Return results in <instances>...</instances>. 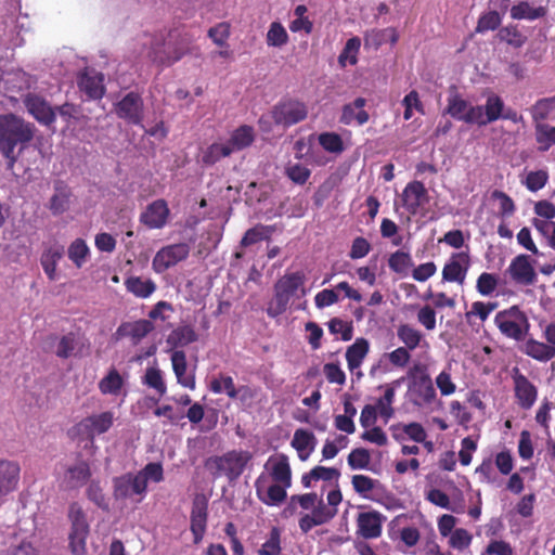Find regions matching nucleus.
<instances>
[{
	"mask_svg": "<svg viewBox=\"0 0 555 555\" xmlns=\"http://www.w3.org/2000/svg\"><path fill=\"white\" fill-rule=\"evenodd\" d=\"M64 256V246L55 243L44 248L40 256V264L50 281H55L59 261Z\"/></svg>",
	"mask_w": 555,
	"mask_h": 555,
	"instance_id": "obj_28",
	"label": "nucleus"
},
{
	"mask_svg": "<svg viewBox=\"0 0 555 555\" xmlns=\"http://www.w3.org/2000/svg\"><path fill=\"white\" fill-rule=\"evenodd\" d=\"M519 350L527 357L542 363H546L555 358L554 346L533 337H526L519 346Z\"/></svg>",
	"mask_w": 555,
	"mask_h": 555,
	"instance_id": "obj_21",
	"label": "nucleus"
},
{
	"mask_svg": "<svg viewBox=\"0 0 555 555\" xmlns=\"http://www.w3.org/2000/svg\"><path fill=\"white\" fill-rule=\"evenodd\" d=\"M103 80L102 74L91 75L88 72H83L78 78V87L89 99L100 100L105 93Z\"/></svg>",
	"mask_w": 555,
	"mask_h": 555,
	"instance_id": "obj_27",
	"label": "nucleus"
},
{
	"mask_svg": "<svg viewBox=\"0 0 555 555\" xmlns=\"http://www.w3.org/2000/svg\"><path fill=\"white\" fill-rule=\"evenodd\" d=\"M288 41V35L283 25L279 22H273L267 34V43L270 47H282Z\"/></svg>",
	"mask_w": 555,
	"mask_h": 555,
	"instance_id": "obj_58",
	"label": "nucleus"
},
{
	"mask_svg": "<svg viewBox=\"0 0 555 555\" xmlns=\"http://www.w3.org/2000/svg\"><path fill=\"white\" fill-rule=\"evenodd\" d=\"M36 127L13 113L0 115V153L13 170L21 152L33 141Z\"/></svg>",
	"mask_w": 555,
	"mask_h": 555,
	"instance_id": "obj_1",
	"label": "nucleus"
},
{
	"mask_svg": "<svg viewBox=\"0 0 555 555\" xmlns=\"http://www.w3.org/2000/svg\"><path fill=\"white\" fill-rule=\"evenodd\" d=\"M291 296L286 293H283L280 288H274L273 299L270 301L267 313L271 318H276L283 314L288 307Z\"/></svg>",
	"mask_w": 555,
	"mask_h": 555,
	"instance_id": "obj_50",
	"label": "nucleus"
},
{
	"mask_svg": "<svg viewBox=\"0 0 555 555\" xmlns=\"http://www.w3.org/2000/svg\"><path fill=\"white\" fill-rule=\"evenodd\" d=\"M143 100L138 92L127 93L115 105L116 115L130 125H141L143 121Z\"/></svg>",
	"mask_w": 555,
	"mask_h": 555,
	"instance_id": "obj_11",
	"label": "nucleus"
},
{
	"mask_svg": "<svg viewBox=\"0 0 555 555\" xmlns=\"http://www.w3.org/2000/svg\"><path fill=\"white\" fill-rule=\"evenodd\" d=\"M397 335L404 347L414 350L416 349L423 338L422 333L409 324H401L397 328Z\"/></svg>",
	"mask_w": 555,
	"mask_h": 555,
	"instance_id": "obj_45",
	"label": "nucleus"
},
{
	"mask_svg": "<svg viewBox=\"0 0 555 555\" xmlns=\"http://www.w3.org/2000/svg\"><path fill=\"white\" fill-rule=\"evenodd\" d=\"M114 498L116 500H125L134 494L143 495L146 492L144 478L138 474L127 473L113 479Z\"/></svg>",
	"mask_w": 555,
	"mask_h": 555,
	"instance_id": "obj_15",
	"label": "nucleus"
},
{
	"mask_svg": "<svg viewBox=\"0 0 555 555\" xmlns=\"http://www.w3.org/2000/svg\"><path fill=\"white\" fill-rule=\"evenodd\" d=\"M317 443L315 436L313 433L299 428L295 430L292 447L298 452V456L301 461H307L311 452L314 450Z\"/></svg>",
	"mask_w": 555,
	"mask_h": 555,
	"instance_id": "obj_32",
	"label": "nucleus"
},
{
	"mask_svg": "<svg viewBox=\"0 0 555 555\" xmlns=\"http://www.w3.org/2000/svg\"><path fill=\"white\" fill-rule=\"evenodd\" d=\"M494 324L504 337L515 341H522L530 331L527 314L516 305L499 311Z\"/></svg>",
	"mask_w": 555,
	"mask_h": 555,
	"instance_id": "obj_4",
	"label": "nucleus"
},
{
	"mask_svg": "<svg viewBox=\"0 0 555 555\" xmlns=\"http://www.w3.org/2000/svg\"><path fill=\"white\" fill-rule=\"evenodd\" d=\"M554 109V105L550 98L538 100L530 108V114L534 125L543 124Z\"/></svg>",
	"mask_w": 555,
	"mask_h": 555,
	"instance_id": "obj_51",
	"label": "nucleus"
},
{
	"mask_svg": "<svg viewBox=\"0 0 555 555\" xmlns=\"http://www.w3.org/2000/svg\"><path fill=\"white\" fill-rule=\"evenodd\" d=\"M499 285V279L493 273L482 272L476 282V289L482 296H490Z\"/></svg>",
	"mask_w": 555,
	"mask_h": 555,
	"instance_id": "obj_59",
	"label": "nucleus"
},
{
	"mask_svg": "<svg viewBox=\"0 0 555 555\" xmlns=\"http://www.w3.org/2000/svg\"><path fill=\"white\" fill-rule=\"evenodd\" d=\"M370 352V343L364 337H359L354 340L352 345L347 347L346 350V361L348 369L352 372L356 369H359L363 360L366 358V356Z\"/></svg>",
	"mask_w": 555,
	"mask_h": 555,
	"instance_id": "obj_30",
	"label": "nucleus"
},
{
	"mask_svg": "<svg viewBox=\"0 0 555 555\" xmlns=\"http://www.w3.org/2000/svg\"><path fill=\"white\" fill-rule=\"evenodd\" d=\"M172 369L178 383L191 390L195 389L196 383L194 375H186V357L184 351L177 350L171 354Z\"/></svg>",
	"mask_w": 555,
	"mask_h": 555,
	"instance_id": "obj_35",
	"label": "nucleus"
},
{
	"mask_svg": "<svg viewBox=\"0 0 555 555\" xmlns=\"http://www.w3.org/2000/svg\"><path fill=\"white\" fill-rule=\"evenodd\" d=\"M124 378L119 372L113 367L108 373L99 382V390L102 395L118 396L124 387Z\"/></svg>",
	"mask_w": 555,
	"mask_h": 555,
	"instance_id": "obj_40",
	"label": "nucleus"
},
{
	"mask_svg": "<svg viewBox=\"0 0 555 555\" xmlns=\"http://www.w3.org/2000/svg\"><path fill=\"white\" fill-rule=\"evenodd\" d=\"M269 227L257 224L256 227L248 229L241 240V246L247 247L256 244L269 236Z\"/></svg>",
	"mask_w": 555,
	"mask_h": 555,
	"instance_id": "obj_62",
	"label": "nucleus"
},
{
	"mask_svg": "<svg viewBox=\"0 0 555 555\" xmlns=\"http://www.w3.org/2000/svg\"><path fill=\"white\" fill-rule=\"evenodd\" d=\"M545 7H533L528 1H519L511 8V17L513 20L534 21L546 15Z\"/></svg>",
	"mask_w": 555,
	"mask_h": 555,
	"instance_id": "obj_36",
	"label": "nucleus"
},
{
	"mask_svg": "<svg viewBox=\"0 0 555 555\" xmlns=\"http://www.w3.org/2000/svg\"><path fill=\"white\" fill-rule=\"evenodd\" d=\"M534 137L539 144L538 150L540 152L548 151L555 145V126L546 122L534 125Z\"/></svg>",
	"mask_w": 555,
	"mask_h": 555,
	"instance_id": "obj_41",
	"label": "nucleus"
},
{
	"mask_svg": "<svg viewBox=\"0 0 555 555\" xmlns=\"http://www.w3.org/2000/svg\"><path fill=\"white\" fill-rule=\"evenodd\" d=\"M501 23L502 16L498 14L496 11L489 10L479 16L476 31L482 34L489 30H495L500 27Z\"/></svg>",
	"mask_w": 555,
	"mask_h": 555,
	"instance_id": "obj_55",
	"label": "nucleus"
},
{
	"mask_svg": "<svg viewBox=\"0 0 555 555\" xmlns=\"http://www.w3.org/2000/svg\"><path fill=\"white\" fill-rule=\"evenodd\" d=\"M208 519V499L204 494H196L192 502L190 521L193 542L201 543L203 540Z\"/></svg>",
	"mask_w": 555,
	"mask_h": 555,
	"instance_id": "obj_13",
	"label": "nucleus"
},
{
	"mask_svg": "<svg viewBox=\"0 0 555 555\" xmlns=\"http://www.w3.org/2000/svg\"><path fill=\"white\" fill-rule=\"evenodd\" d=\"M188 243L170 244L162 247L153 258L152 267L156 273H163L169 268L185 260L190 255Z\"/></svg>",
	"mask_w": 555,
	"mask_h": 555,
	"instance_id": "obj_10",
	"label": "nucleus"
},
{
	"mask_svg": "<svg viewBox=\"0 0 555 555\" xmlns=\"http://www.w3.org/2000/svg\"><path fill=\"white\" fill-rule=\"evenodd\" d=\"M403 378L396 379L390 384H386L385 386H379V388H384V396L380 397L374 406L378 410L379 415L387 422L395 414V409L392 408V403L395 401L396 388L399 387L402 383Z\"/></svg>",
	"mask_w": 555,
	"mask_h": 555,
	"instance_id": "obj_29",
	"label": "nucleus"
},
{
	"mask_svg": "<svg viewBox=\"0 0 555 555\" xmlns=\"http://www.w3.org/2000/svg\"><path fill=\"white\" fill-rule=\"evenodd\" d=\"M386 517L378 511L359 513L357 516V533L364 539H377L383 531Z\"/></svg>",
	"mask_w": 555,
	"mask_h": 555,
	"instance_id": "obj_18",
	"label": "nucleus"
},
{
	"mask_svg": "<svg viewBox=\"0 0 555 555\" xmlns=\"http://www.w3.org/2000/svg\"><path fill=\"white\" fill-rule=\"evenodd\" d=\"M126 289L139 298L150 297L156 289V284L151 279L143 280L140 276H129L125 280Z\"/></svg>",
	"mask_w": 555,
	"mask_h": 555,
	"instance_id": "obj_38",
	"label": "nucleus"
},
{
	"mask_svg": "<svg viewBox=\"0 0 555 555\" xmlns=\"http://www.w3.org/2000/svg\"><path fill=\"white\" fill-rule=\"evenodd\" d=\"M304 283L305 275L301 272H294L280 278L274 284V288H280L293 297L299 288L304 287Z\"/></svg>",
	"mask_w": 555,
	"mask_h": 555,
	"instance_id": "obj_42",
	"label": "nucleus"
},
{
	"mask_svg": "<svg viewBox=\"0 0 555 555\" xmlns=\"http://www.w3.org/2000/svg\"><path fill=\"white\" fill-rule=\"evenodd\" d=\"M256 492L258 499L266 505L273 506L279 505L285 501L287 493L286 489L288 487L283 486L282 483L275 482L271 485L266 492L262 490V486L260 483V478L256 480L255 483Z\"/></svg>",
	"mask_w": 555,
	"mask_h": 555,
	"instance_id": "obj_34",
	"label": "nucleus"
},
{
	"mask_svg": "<svg viewBox=\"0 0 555 555\" xmlns=\"http://www.w3.org/2000/svg\"><path fill=\"white\" fill-rule=\"evenodd\" d=\"M318 141L328 153L340 154L345 150L341 137L336 132H323L319 134Z\"/></svg>",
	"mask_w": 555,
	"mask_h": 555,
	"instance_id": "obj_53",
	"label": "nucleus"
},
{
	"mask_svg": "<svg viewBox=\"0 0 555 555\" xmlns=\"http://www.w3.org/2000/svg\"><path fill=\"white\" fill-rule=\"evenodd\" d=\"M87 498L93 502L99 508L108 511V503L103 489L98 480H91L87 488Z\"/></svg>",
	"mask_w": 555,
	"mask_h": 555,
	"instance_id": "obj_60",
	"label": "nucleus"
},
{
	"mask_svg": "<svg viewBox=\"0 0 555 555\" xmlns=\"http://www.w3.org/2000/svg\"><path fill=\"white\" fill-rule=\"evenodd\" d=\"M193 42L194 37L184 27H175L166 38L153 39L147 56L154 64L169 67L193 52Z\"/></svg>",
	"mask_w": 555,
	"mask_h": 555,
	"instance_id": "obj_2",
	"label": "nucleus"
},
{
	"mask_svg": "<svg viewBox=\"0 0 555 555\" xmlns=\"http://www.w3.org/2000/svg\"><path fill=\"white\" fill-rule=\"evenodd\" d=\"M496 36L501 41L516 49L521 48L527 41V37L521 34L517 25L501 27Z\"/></svg>",
	"mask_w": 555,
	"mask_h": 555,
	"instance_id": "obj_44",
	"label": "nucleus"
},
{
	"mask_svg": "<svg viewBox=\"0 0 555 555\" xmlns=\"http://www.w3.org/2000/svg\"><path fill=\"white\" fill-rule=\"evenodd\" d=\"M503 109V100L496 94H491L487 98L485 106H475V109L472 112L473 117L470 119L475 120V124L478 126H486L500 119Z\"/></svg>",
	"mask_w": 555,
	"mask_h": 555,
	"instance_id": "obj_19",
	"label": "nucleus"
},
{
	"mask_svg": "<svg viewBox=\"0 0 555 555\" xmlns=\"http://www.w3.org/2000/svg\"><path fill=\"white\" fill-rule=\"evenodd\" d=\"M91 477L90 465L86 461L68 466L64 474L63 483L68 490H76L87 483Z\"/></svg>",
	"mask_w": 555,
	"mask_h": 555,
	"instance_id": "obj_23",
	"label": "nucleus"
},
{
	"mask_svg": "<svg viewBox=\"0 0 555 555\" xmlns=\"http://www.w3.org/2000/svg\"><path fill=\"white\" fill-rule=\"evenodd\" d=\"M388 267L392 272L404 275L413 267V260L409 253L397 250L389 256Z\"/></svg>",
	"mask_w": 555,
	"mask_h": 555,
	"instance_id": "obj_46",
	"label": "nucleus"
},
{
	"mask_svg": "<svg viewBox=\"0 0 555 555\" xmlns=\"http://www.w3.org/2000/svg\"><path fill=\"white\" fill-rule=\"evenodd\" d=\"M255 141V130L251 126L242 125L236 128L227 142L234 151H242L250 146Z\"/></svg>",
	"mask_w": 555,
	"mask_h": 555,
	"instance_id": "obj_37",
	"label": "nucleus"
},
{
	"mask_svg": "<svg viewBox=\"0 0 555 555\" xmlns=\"http://www.w3.org/2000/svg\"><path fill=\"white\" fill-rule=\"evenodd\" d=\"M281 553V531L278 527H272L269 539L258 550L259 555H280Z\"/></svg>",
	"mask_w": 555,
	"mask_h": 555,
	"instance_id": "obj_57",
	"label": "nucleus"
},
{
	"mask_svg": "<svg viewBox=\"0 0 555 555\" xmlns=\"http://www.w3.org/2000/svg\"><path fill=\"white\" fill-rule=\"evenodd\" d=\"M366 100L364 98H357L352 103L345 104L341 109L339 121L344 125H357L362 126L370 119L369 113L364 109Z\"/></svg>",
	"mask_w": 555,
	"mask_h": 555,
	"instance_id": "obj_25",
	"label": "nucleus"
},
{
	"mask_svg": "<svg viewBox=\"0 0 555 555\" xmlns=\"http://www.w3.org/2000/svg\"><path fill=\"white\" fill-rule=\"evenodd\" d=\"M72 191L62 181H59L54 185V194L51 196L49 202V209L54 216L64 214L70 204Z\"/></svg>",
	"mask_w": 555,
	"mask_h": 555,
	"instance_id": "obj_33",
	"label": "nucleus"
},
{
	"mask_svg": "<svg viewBox=\"0 0 555 555\" xmlns=\"http://www.w3.org/2000/svg\"><path fill=\"white\" fill-rule=\"evenodd\" d=\"M251 460L248 451H229L220 456H210L205 462V467L218 479L225 476L230 482L235 481L244 472Z\"/></svg>",
	"mask_w": 555,
	"mask_h": 555,
	"instance_id": "obj_3",
	"label": "nucleus"
},
{
	"mask_svg": "<svg viewBox=\"0 0 555 555\" xmlns=\"http://www.w3.org/2000/svg\"><path fill=\"white\" fill-rule=\"evenodd\" d=\"M170 209L165 199H156L147 205L140 216V222L149 229H162L166 225Z\"/></svg>",
	"mask_w": 555,
	"mask_h": 555,
	"instance_id": "obj_20",
	"label": "nucleus"
},
{
	"mask_svg": "<svg viewBox=\"0 0 555 555\" xmlns=\"http://www.w3.org/2000/svg\"><path fill=\"white\" fill-rule=\"evenodd\" d=\"M143 383L150 388L155 389L160 397L164 396L167 391L162 371L157 367L146 369Z\"/></svg>",
	"mask_w": 555,
	"mask_h": 555,
	"instance_id": "obj_54",
	"label": "nucleus"
},
{
	"mask_svg": "<svg viewBox=\"0 0 555 555\" xmlns=\"http://www.w3.org/2000/svg\"><path fill=\"white\" fill-rule=\"evenodd\" d=\"M20 474L21 466L17 462L0 459V498L17 488Z\"/></svg>",
	"mask_w": 555,
	"mask_h": 555,
	"instance_id": "obj_22",
	"label": "nucleus"
},
{
	"mask_svg": "<svg viewBox=\"0 0 555 555\" xmlns=\"http://www.w3.org/2000/svg\"><path fill=\"white\" fill-rule=\"evenodd\" d=\"M285 175L294 183L302 185L309 180L311 171L301 164H289L285 167Z\"/></svg>",
	"mask_w": 555,
	"mask_h": 555,
	"instance_id": "obj_61",
	"label": "nucleus"
},
{
	"mask_svg": "<svg viewBox=\"0 0 555 555\" xmlns=\"http://www.w3.org/2000/svg\"><path fill=\"white\" fill-rule=\"evenodd\" d=\"M268 464H271L270 475L272 479L285 487H291L292 470L287 455L279 454L276 457L271 456L268 460Z\"/></svg>",
	"mask_w": 555,
	"mask_h": 555,
	"instance_id": "obj_31",
	"label": "nucleus"
},
{
	"mask_svg": "<svg viewBox=\"0 0 555 555\" xmlns=\"http://www.w3.org/2000/svg\"><path fill=\"white\" fill-rule=\"evenodd\" d=\"M209 389L214 393L225 392L229 398H237V389L235 388L234 380L231 376L220 374L217 378L210 382Z\"/></svg>",
	"mask_w": 555,
	"mask_h": 555,
	"instance_id": "obj_48",
	"label": "nucleus"
},
{
	"mask_svg": "<svg viewBox=\"0 0 555 555\" xmlns=\"http://www.w3.org/2000/svg\"><path fill=\"white\" fill-rule=\"evenodd\" d=\"M408 391L411 401L416 406L431 404L436 399V389L425 364L415 363L408 371Z\"/></svg>",
	"mask_w": 555,
	"mask_h": 555,
	"instance_id": "obj_5",
	"label": "nucleus"
},
{
	"mask_svg": "<svg viewBox=\"0 0 555 555\" xmlns=\"http://www.w3.org/2000/svg\"><path fill=\"white\" fill-rule=\"evenodd\" d=\"M307 116V105L295 99L281 100L271 109V118L275 125L283 126L284 128L305 120Z\"/></svg>",
	"mask_w": 555,
	"mask_h": 555,
	"instance_id": "obj_8",
	"label": "nucleus"
},
{
	"mask_svg": "<svg viewBox=\"0 0 555 555\" xmlns=\"http://www.w3.org/2000/svg\"><path fill=\"white\" fill-rule=\"evenodd\" d=\"M353 490L362 498H367L369 493L373 491L379 481L366 475H353L351 478Z\"/></svg>",
	"mask_w": 555,
	"mask_h": 555,
	"instance_id": "obj_56",
	"label": "nucleus"
},
{
	"mask_svg": "<svg viewBox=\"0 0 555 555\" xmlns=\"http://www.w3.org/2000/svg\"><path fill=\"white\" fill-rule=\"evenodd\" d=\"M77 347V336L75 333H68L61 337L57 344L55 354L61 359L69 358Z\"/></svg>",
	"mask_w": 555,
	"mask_h": 555,
	"instance_id": "obj_64",
	"label": "nucleus"
},
{
	"mask_svg": "<svg viewBox=\"0 0 555 555\" xmlns=\"http://www.w3.org/2000/svg\"><path fill=\"white\" fill-rule=\"evenodd\" d=\"M402 207L412 216L429 203V195L424 183L417 180L409 182L401 194Z\"/></svg>",
	"mask_w": 555,
	"mask_h": 555,
	"instance_id": "obj_12",
	"label": "nucleus"
},
{
	"mask_svg": "<svg viewBox=\"0 0 555 555\" xmlns=\"http://www.w3.org/2000/svg\"><path fill=\"white\" fill-rule=\"evenodd\" d=\"M153 330L154 324L150 320L142 319L133 322H122L116 330V336L118 338L130 337L133 344H138Z\"/></svg>",
	"mask_w": 555,
	"mask_h": 555,
	"instance_id": "obj_24",
	"label": "nucleus"
},
{
	"mask_svg": "<svg viewBox=\"0 0 555 555\" xmlns=\"http://www.w3.org/2000/svg\"><path fill=\"white\" fill-rule=\"evenodd\" d=\"M361 47L360 38L352 37L347 40L345 48L339 54L338 61L341 66H346L347 63L350 65L357 64V55Z\"/></svg>",
	"mask_w": 555,
	"mask_h": 555,
	"instance_id": "obj_52",
	"label": "nucleus"
},
{
	"mask_svg": "<svg viewBox=\"0 0 555 555\" xmlns=\"http://www.w3.org/2000/svg\"><path fill=\"white\" fill-rule=\"evenodd\" d=\"M233 153V149L227 143H212L210 144L202 155V162L205 165H215L223 157H228Z\"/></svg>",
	"mask_w": 555,
	"mask_h": 555,
	"instance_id": "obj_43",
	"label": "nucleus"
},
{
	"mask_svg": "<svg viewBox=\"0 0 555 555\" xmlns=\"http://www.w3.org/2000/svg\"><path fill=\"white\" fill-rule=\"evenodd\" d=\"M506 273L518 285L529 286L535 283L537 273L530 261V256L521 254L509 263Z\"/></svg>",
	"mask_w": 555,
	"mask_h": 555,
	"instance_id": "obj_17",
	"label": "nucleus"
},
{
	"mask_svg": "<svg viewBox=\"0 0 555 555\" xmlns=\"http://www.w3.org/2000/svg\"><path fill=\"white\" fill-rule=\"evenodd\" d=\"M23 103L27 112L40 124L52 125L56 119V112L50 103L39 94L27 93Z\"/></svg>",
	"mask_w": 555,
	"mask_h": 555,
	"instance_id": "obj_16",
	"label": "nucleus"
},
{
	"mask_svg": "<svg viewBox=\"0 0 555 555\" xmlns=\"http://www.w3.org/2000/svg\"><path fill=\"white\" fill-rule=\"evenodd\" d=\"M347 461L352 469H364L370 465L371 455L366 449L356 448L349 453Z\"/></svg>",
	"mask_w": 555,
	"mask_h": 555,
	"instance_id": "obj_63",
	"label": "nucleus"
},
{
	"mask_svg": "<svg viewBox=\"0 0 555 555\" xmlns=\"http://www.w3.org/2000/svg\"><path fill=\"white\" fill-rule=\"evenodd\" d=\"M327 327L331 334L340 335V338L344 341H349L353 337L352 321H345L340 318L335 317L327 322Z\"/></svg>",
	"mask_w": 555,
	"mask_h": 555,
	"instance_id": "obj_49",
	"label": "nucleus"
},
{
	"mask_svg": "<svg viewBox=\"0 0 555 555\" xmlns=\"http://www.w3.org/2000/svg\"><path fill=\"white\" fill-rule=\"evenodd\" d=\"M511 377L516 404L521 410H530L538 400V387L517 366L512 369Z\"/></svg>",
	"mask_w": 555,
	"mask_h": 555,
	"instance_id": "obj_9",
	"label": "nucleus"
},
{
	"mask_svg": "<svg viewBox=\"0 0 555 555\" xmlns=\"http://www.w3.org/2000/svg\"><path fill=\"white\" fill-rule=\"evenodd\" d=\"M114 424V413L105 411L82 418L70 430L73 437L93 442L95 436L107 433Z\"/></svg>",
	"mask_w": 555,
	"mask_h": 555,
	"instance_id": "obj_7",
	"label": "nucleus"
},
{
	"mask_svg": "<svg viewBox=\"0 0 555 555\" xmlns=\"http://www.w3.org/2000/svg\"><path fill=\"white\" fill-rule=\"evenodd\" d=\"M68 519L70 521L69 547L74 555H85L87 552V538L90 532L86 513L77 502L70 503L68 507Z\"/></svg>",
	"mask_w": 555,
	"mask_h": 555,
	"instance_id": "obj_6",
	"label": "nucleus"
},
{
	"mask_svg": "<svg viewBox=\"0 0 555 555\" xmlns=\"http://www.w3.org/2000/svg\"><path fill=\"white\" fill-rule=\"evenodd\" d=\"M470 267L468 253H453L442 269V281L463 285Z\"/></svg>",
	"mask_w": 555,
	"mask_h": 555,
	"instance_id": "obj_14",
	"label": "nucleus"
},
{
	"mask_svg": "<svg viewBox=\"0 0 555 555\" xmlns=\"http://www.w3.org/2000/svg\"><path fill=\"white\" fill-rule=\"evenodd\" d=\"M198 339V336L191 325H180L175 328L167 338V343L171 347H184Z\"/></svg>",
	"mask_w": 555,
	"mask_h": 555,
	"instance_id": "obj_39",
	"label": "nucleus"
},
{
	"mask_svg": "<svg viewBox=\"0 0 555 555\" xmlns=\"http://www.w3.org/2000/svg\"><path fill=\"white\" fill-rule=\"evenodd\" d=\"M90 254L89 247L85 240L76 238L67 249L68 258L77 268H81Z\"/></svg>",
	"mask_w": 555,
	"mask_h": 555,
	"instance_id": "obj_47",
	"label": "nucleus"
},
{
	"mask_svg": "<svg viewBox=\"0 0 555 555\" xmlns=\"http://www.w3.org/2000/svg\"><path fill=\"white\" fill-rule=\"evenodd\" d=\"M474 109L475 106H470L460 94L454 93L448 98V105L444 113L456 120L464 121L466 124H475V120L470 119L473 117L472 112Z\"/></svg>",
	"mask_w": 555,
	"mask_h": 555,
	"instance_id": "obj_26",
	"label": "nucleus"
}]
</instances>
